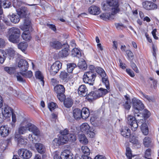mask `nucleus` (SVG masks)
<instances>
[{"instance_id": "4be33fe9", "label": "nucleus", "mask_w": 159, "mask_h": 159, "mask_svg": "<svg viewBox=\"0 0 159 159\" xmlns=\"http://www.w3.org/2000/svg\"><path fill=\"white\" fill-rule=\"evenodd\" d=\"M50 45L52 48L56 49H60L62 47V44L59 41H57L50 42Z\"/></svg>"}, {"instance_id": "0e129e2a", "label": "nucleus", "mask_w": 159, "mask_h": 159, "mask_svg": "<svg viewBox=\"0 0 159 159\" xmlns=\"http://www.w3.org/2000/svg\"><path fill=\"white\" fill-rule=\"evenodd\" d=\"M126 53L129 58L130 59L133 57V53L130 50H126Z\"/></svg>"}, {"instance_id": "e433bc0d", "label": "nucleus", "mask_w": 159, "mask_h": 159, "mask_svg": "<svg viewBox=\"0 0 159 159\" xmlns=\"http://www.w3.org/2000/svg\"><path fill=\"white\" fill-rule=\"evenodd\" d=\"M22 71L20 72V74L24 77L27 78H30L33 76V73L31 71H28L27 72Z\"/></svg>"}, {"instance_id": "58836bf2", "label": "nucleus", "mask_w": 159, "mask_h": 159, "mask_svg": "<svg viewBox=\"0 0 159 159\" xmlns=\"http://www.w3.org/2000/svg\"><path fill=\"white\" fill-rule=\"evenodd\" d=\"M27 130V125L26 126H20L18 128V133L20 134H23L26 132Z\"/></svg>"}, {"instance_id": "680f3d73", "label": "nucleus", "mask_w": 159, "mask_h": 159, "mask_svg": "<svg viewBox=\"0 0 159 159\" xmlns=\"http://www.w3.org/2000/svg\"><path fill=\"white\" fill-rule=\"evenodd\" d=\"M11 5V3L8 1H5L3 3V6L4 8L9 7Z\"/></svg>"}, {"instance_id": "8fccbe9b", "label": "nucleus", "mask_w": 159, "mask_h": 159, "mask_svg": "<svg viewBox=\"0 0 159 159\" xmlns=\"http://www.w3.org/2000/svg\"><path fill=\"white\" fill-rule=\"evenodd\" d=\"M57 97L59 100L61 102H63L65 100L66 97L64 94V93H61V94H57Z\"/></svg>"}, {"instance_id": "f704fd0d", "label": "nucleus", "mask_w": 159, "mask_h": 159, "mask_svg": "<svg viewBox=\"0 0 159 159\" xmlns=\"http://www.w3.org/2000/svg\"><path fill=\"white\" fill-rule=\"evenodd\" d=\"M76 66V65L74 63H70L67 64V71L69 73H72L73 69Z\"/></svg>"}, {"instance_id": "c85d7f7f", "label": "nucleus", "mask_w": 159, "mask_h": 159, "mask_svg": "<svg viewBox=\"0 0 159 159\" xmlns=\"http://www.w3.org/2000/svg\"><path fill=\"white\" fill-rule=\"evenodd\" d=\"M90 127L87 123H84L80 126L81 131L85 134L88 133Z\"/></svg>"}, {"instance_id": "13d9d810", "label": "nucleus", "mask_w": 159, "mask_h": 159, "mask_svg": "<svg viewBox=\"0 0 159 159\" xmlns=\"http://www.w3.org/2000/svg\"><path fill=\"white\" fill-rule=\"evenodd\" d=\"M15 51L12 48H9L7 51V54L11 57H12L15 54Z\"/></svg>"}, {"instance_id": "a878e982", "label": "nucleus", "mask_w": 159, "mask_h": 159, "mask_svg": "<svg viewBox=\"0 0 159 159\" xmlns=\"http://www.w3.org/2000/svg\"><path fill=\"white\" fill-rule=\"evenodd\" d=\"M35 76L36 79L40 81L41 84L43 86L44 85L43 76L41 72L39 71H36L35 73Z\"/></svg>"}, {"instance_id": "3c124183", "label": "nucleus", "mask_w": 159, "mask_h": 159, "mask_svg": "<svg viewBox=\"0 0 159 159\" xmlns=\"http://www.w3.org/2000/svg\"><path fill=\"white\" fill-rule=\"evenodd\" d=\"M5 70L10 74H11L14 72L15 69L13 67H6L4 68Z\"/></svg>"}, {"instance_id": "79ce46f5", "label": "nucleus", "mask_w": 159, "mask_h": 159, "mask_svg": "<svg viewBox=\"0 0 159 159\" xmlns=\"http://www.w3.org/2000/svg\"><path fill=\"white\" fill-rule=\"evenodd\" d=\"M48 107L49 109H55L58 108L57 104L53 102H50L48 104Z\"/></svg>"}, {"instance_id": "864d4df0", "label": "nucleus", "mask_w": 159, "mask_h": 159, "mask_svg": "<svg viewBox=\"0 0 159 159\" xmlns=\"http://www.w3.org/2000/svg\"><path fill=\"white\" fill-rule=\"evenodd\" d=\"M143 97L149 102H153L155 100L153 97L149 96L148 95L143 94Z\"/></svg>"}, {"instance_id": "72a5a7b5", "label": "nucleus", "mask_w": 159, "mask_h": 159, "mask_svg": "<svg viewBox=\"0 0 159 159\" xmlns=\"http://www.w3.org/2000/svg\"><path fill=\"white\" fill-rule=\"evenodd\" d=\"M71 55L73 57H77L78 58L81 56L80 51L77 48H74L72 50Z\"/></svg>"}, {"instance_id": "9b49d317", "label": "nucleus", "mask_w": 159, "mask_h": 159, "mask_svg": "<svg viewBox=\"0 0 159 159\" xmlns=\"http://www.w3.org/2000/svg\"><path fill=\"white\" fill-rule=\"evenodd\" d=\"M142 5L143 8L147 10L153 9L157 8L156 4L151 2L145 1L143 2Z\"/></svg>"}, {"instance_id": "603ef678", "label": "nucleus", "mask_w": 159, "mask_h": 159, "mask_svg": "<svg viewBox=\"0 0 159 159\" xmlns=\"http://www.w3.org/2000/svg\"><path fill=\"white\" fill-rule=\"evenodd\" d=\"M68 141L71 142H75L76 140V137L75 135L73 134H70L69 135Z\"/></svg>"}, {"instance_id": "ddd939ff", "label": "nucleus", "mask_w": 159, "mask_h": 159, "mask_svg": "<svg viewBox=\"0 0 159 159\" xmlns=\"http://www.w3.org/2000/svg\"><path fill=\"white\" fill-rule=\"evenodd\" d=\"M18 66L20 68L21 71H25L28 69V64L26 60L21 59L18 63Z\"/></svg>"}, {"instance_id": "cd10ccee", "label": "nucleus", "mask_w": 159, "mask_h": 159, "mask_svg": "<svg viewBox=\"0 0 159 159\" xmlns=\"http://www.w3.org/2000/svg\"><path fill=\"white\" fill-rule=\"evenodd\" d=\"M69 49L68 48H65L60 51L58 55L59 58H63L67 56L69 54Z\"/></svg>"}, {"instance_id": "c756f323", "label": "nucleus", "mask_w": 159, "mask_h": 159, "mask_svg": "<svg viewBox=\"0 0 159 159\" xmlns=\"http://www.w3.org/2000/svg\"><path fill=\"white\" fill-rule=\"evenodd\" d=\"M79 67L82 70H85L87 68V65L85 61L83 59H80L78 64Z\"/></svg>"}, {"instance_id": "bb28decb", "label": "nucleus", "mask_w": 159, "mask_h": 159, "mask_svg": "<svg viewBox=\"0 0 159 159\" xmlns=\"http://www.w3.org/2000/svg\"><path fill=\"white\" fill-rule=\"evenodd\" d=\"M121 134L123 137L128 138L130 135V130L128 128L126 127L122 129Z\"/></svg>"}, {"instance_id": "c9c22d12", "label": "nucleus", "mask_w": 159, "mask_h": 159, "mask_svg": "<svg viewBox=\"0 0 159 159\" xmlns=\"http://www.w3.org/2000/svg\"><path fill=\"white\" fill-rule=\"evenodd\" d=\"M6 53L3 50L0 49V63H3L5 60Z\"/></svg>"}, {"instance_id": "a211bd4d", "label": "nucleus", "mask_w": 159, "mask_h": 159, "mask_svg": "<svg viewBox=\"0 0 159 159\" xmlns=\"http://www.w3.org/2000/svg\"><path fill=\"white\" fill-rule=\"evenodd\" d=\"M9 128L5 125H2L0 127V135L3 137L7 136L10 133Z\"/></svg>"}, {"instance_id": "9d476101", "label": "nucleus", "mask_w": 159, "mask_h": 159, "mask_svg": "<svg viewBox=\"0 0 159 159\" xmlns=\"http://www.w3.org/2000/svg\"><path fill=\"white\" fill-rule=\"evenodd\" d=\"M132 102L135 109H143L144 108V104L136 98H133Z\"/></svg>"}, {"instance_id": "b1692460", "label": "nucleus", "mask_w": 159, "mask_h": 159, "mask_svg": "<svg viewBox=\"0 0 159 159\" xmlns=\"http://www.w3.org/2000/svg\"><path fill=\"white\" fill-rule=\"evenodd\" d=\"M83 110H73V116L75 120H79L82 118Z\"/></svg>"}, {"instance_id": "423d86ee", "label": "nucleus", "mask_w": 159, "mask_h": 159, "mask_svg": "<svg viewBox=\"0 0 159 159\" xmlns=\"http://www.w3.org/2000/svg\"><path fill=\"white\" fill-rule=\"evenodd\" d=\"M68 141L67 136L60 135L58 138L55 139L53 143L56 146H59L66 143Z\"/></svg>"}, {"instance_id": "5701e85b", "label": "nucleus", "mask_w": 159, "mask_h": 159, "mask_svg": "<svg viewBox=\"0 0 159 159\" xmlns=\"http://www.w3.org/2000/svg\"><path fill=\"white\" fill-rule=\"evenodd\" d=\"M35 148L38 152L42 154L45 152V148L44 146L40 143H35Z\"/></svg>"}, {"instance_id": "a19ab883", "label": "nucleus", "mask_w": 159, "mask_h": 159, "mask_svg": "<svg viewBox=\"0 0 159 159\" xmlns=\"http://www.w3.org/2000/svg\"><path fill=\"white\" fill-rule=\"evenodd\" d=\"M27 139L23 138L22 137V136H21V137L18 138V139L17 140L18 144V145L20 146V145H26L27 143Z\"/></svg>"}, {"instance_id": "2f4dec72", "label": "nucleus", "mask_w": 159, "mask_h": 159, "mask_svg": "<svg viewBox=\"0 0 159 159\" xmlns=\"http://www.w3.org/2000/svg\"><path fill=\"white\" fill-rule=\"evenodd\" d=\"M79 139L80 143L84 144H86L88 143V139L83 134H80L79 135Z\"/></svg>"}, {"instance_id": "37998d69", "label": "nucleus", "mask_w": 159, "mask_h": 159, "mask_svg": "<svg viewBox=\"0 0 159 159\" xmlns=\"http://www.w3.org/2000/svg\"><path fill=\"white\" fill-rule=\"evenodd\" d=\"M18 48L22 51H24L27 47V45L25 42H21L19 43L18 45Z\"/></svg>"}, {"instance_id": "f8f14e48", "label": "nucleus", "mask_w": 159, "mask_h": 159, "mask_svg": "<svg viewBox=\"0 0 159 159\" xmlns=\"http://www.w3.org/2000/svg\"><path fill=\"white\" fill-rule=\"evenodd\" d=\"M30 20L29 18H26L24 19V23L20 25V29L23 30H29L31 26Z\"/></svg>"}, {"instance_id": "1a4fd4ad", "label": "nucleus", "mask_w": 159, "mask_h": 159, "mask_svg": "<svg viewBox=\"0 0 159 159\" xmlns=\"http://www.w3.org/2000/svg\"><path fill=\"white\" fill-rule=\"evenodd\" d=\"M61 67V64L57 61L54 63L51 67L50 72L51 74L54 75L57 74Z\"/></svg>"}, {"instance_id": "f03ea898", "label": "nucleus", "mask_w": 159, "mask_h": 159, "mask_svg": "<svg viewBox=\"0 0 159 159\" xmlns=\"http://www.w3.org/2000/svg\"><path fill=\"white\" fill-rule=\"evenodd\" d=\"M28 130L31 132L32 134H30L29 136V139L34 143L38 141L39 137L40 134V132L38 128L35 125L29 123L27 124Z\"/></svg>"}, {"instance_id": "7c9ffc66", "label": "nucleus", "mask_w": 159, "mask_h": 159, "mask_svg": "<svg viewBox=\"0 0 159 159\" xmlns=\"http://www.w3.org/2000/svg\"><path fill=\"white\" fill-rule=\"evenodd\" d=\"M24 31V32L21 35L22 39L25 41L30 40L31 39V37L29 30Z\"/></svg>"}, {"instance_id": "f3484780", "label": "nucleus", "mask_w": 159, "mask_h": 159, "mask_svg": "<svg viewBox=\"0 0 159 159\" xmlns=\"http://www.w3.org/2000/svg\"><path fill=\"white\" fill-rule=\"evenodd\" d=\"M88 89L86 86L84 85H82L79 88L78 93L79 95L81 97H85L87 94Z\"/></svg>"}, {"instance_id": "de8ad7c7", "label": "nucleus", "mask_w": 159, "mask_h": 159, "mask_svg": "<svg viewBox=\"0 0 159 159\" xmlns=\"http://www.w3.org/2000/svg\"><path fill=\"white\" fill-rule=\"evenodd\" d=\"M96 94H95V92H92L89 93L87 96V98L91 100H93L96 99L98 98H95V96H96Z\"/></svg>"}, {"instance_id": "4c0bfd02", "label": "nucleus", "mask_w": 159, "mask_h": 159, "mask_svg": "<svg viewBox=\"0 0 159 159\" xmlns=\"http://www.w3.org/2000/svg\"><path fill=\"white\" fill-rule=\"evenodd\" d=\"M9 110H2V115H3V117L6 118L10 117L11 115V112L13 110H10L11 112L9 111Z\"/></svg>"}, {"instance_id": "774afa93", "label": "nucleus", "mask_w": 159, "mask_h": 159, "mask_svg": "<svg viewBox=\"0 0 159 159\" xmlns=\"http://www.w3.org/2000/svg\"><path fill=\"white\" fill-rule=\"evenodd\" d=\"M143 133L145 135H147L148 134V127L146 128L143 129H141Z\"/></svg>"}, {"instance_id": "338daca9", "label": "nucleus", "mask_w": 159, "mask_h": 159, "mask_svg": "<svg viewBox=\"0 0 159 159\" xmlns=\"http://www.w3.org/2000/svg\"><path fill=\"white\" fill-rule=\"evenodd\" d=\"M11 115L12 122L14 123L16 122V115L12 111L11 112Z\"/></svg>"}, {"instance_id": "5fc2aeb1", "label": "nucleus", "mask_w": 159, "mask_h": 159, "mask_svg": "<svg viewBox=\"0 0 159 159\" xmlns=\"http://www.w3.org/2000/svg\"><path fill=\"white\" fill-rule=\"evenodd\" d=\"M129 141L134 144H137L138 143V140L135 138L134 136L130 137Z\"/></svg>"}, {"instance_id": "e2e57ef3", "label": "nucleus", "mask_w": 159, "mask_h": 159, "mask_svg": "<svg viewBox=\"0 0 159 159\" xmlns=\"http://www.w3.org/2000/svg\"><path fill=\"white\" fill-rule=\"evenodd\" d=\"M131 66L133 69L137 73H139V70L135 64L134 63L131 64Z\"/></svg>"}, {"instance_id": "bf43d9fd", "label": "nucleus", "mask_w": 159, "mask_h": 159, "mask_svg": "<svg viewBox=\"0 0 159 159\" xmlns=\"http://www.w3.org/2000/svg\"><path fill=\"white\" fill-rule=\"evenodd\" d=\"M61 135L67 136L69 134V131L66 129H64L63 130L60 131Z\"/></svg>"}, {"instance_id": "39448f33", "label": "nucleus", "mask_w": 159, "mask_h": 159, "mask_svg": "<svg viewBox=\"0 0 159 159\" xmlns=\"http://www.w3.org/2000/svg\"><path fill=\"white\" fill-rule=\"evenodd\" d=\"M96 70L97 72L101 77L102 83L105 85L106 88L109 89V84L104 70L102 68L98 67L96 69Z\"/></svg>"}, {"instance_id": "412c9836", "label": "nucleus", "mask_w": 159, "mask_h": 159, "mask_svg": "<svg viewBox=\"0 0 159 159\" xmlns=\"http://www.w3.org/2000/svg\"><path fill=\"white\" fill-rule=\"evenodd\" d=\"M54 90L57 94H61L65 93V88L63 85L61 84H58L54 87Z\"/></svg>"}, {"instance_id": "4468645a", "label": "nucleus", "mask_w": 159, "mask_h": 159, "mask_svg": "<svg viewBox=\"0 0 159 159\" xmlns=\"http://www.w3.org/2000/svg\"><path fill=\"white\" fill-rule=\"evenodd\" d=\"M137 111H139V114H138L139 112H136L134 114L135 116H141L144 117V119H146L148 118L150 116L151 113L148 110H143V113L140 112L139 111H142L143 110H136Z\"/></svg>"}, {"instance_id": "49530a36", "label": "nucleus", "mask_w": 159, "mask_h": 159, "mask_svg": "<svg viewBox=\"0 0 159 159\" xmlns=\"http://www.w3.org/2000/svg\"><path fill=\"white\" fill-rule=\"evenodd\" d=\"M21 4L22 2L18 0H13V6L16 8V10L20 8Z\"/></svg>"}, {"instance_id": "052dcab7", "label": "nucleus", "mask_w": 159, "mask_h": 159, "mask_svg": "<svg viewBox=\"0 0 159 159\" xmlns=\"http://www.w3.org/2000/svg\"><path fill=\"white\" fill-rule=\"evenodd\" d=\"M47 26L49 27V28L51 29L52 30H53V31H56V28L55 26L53 24H47Z\"/></svg>"}, {"instance_id": "a18cd8bd", "label": "nucleus", "mask_w": 159, "mask_h": 159, "mask_svg": "<svg viewBox=\"0 0 159 159\" xmlns=\"http://www.w3.org/2000/svg\"><path fill=\"white\" fill-rule=\"evenodd\" d=\"M64 104L66 108H69L72 106L73 103L70 99H68L65 100Z\"/></svg>"}, {"instance_id": "c03bdc74", "label": "nucleus", "mask_w": 159, "mask_h": 159, "mask_svg": "<svg viewBox=\"0 0 159 159\" xmlns=\"http://www.w3.org/2000/svg\"><path fill=\"white\" fill-rule=\"evenodd\" d=\"M81 150L85 155H89L90 154V150L87 146H82L81 147Z\"/></svg>"}, {"instance_id": "6ab92c4d", "label": "nucleus", "mask_w": 159, "mask_h": 159, "mask_svg": "<svg viewBox=\"0 0 159 159\" xmlns=\"http://www.w3.org/2000/svg\"><path fill=\"white\" fill-rule=\"evenodd\" d=\"M16 11L17 12V14L19 16H26L27 15L29 14L26 8L25 7H20V8L16 9Z\"/></svg>"}, {"instance_id": "ea45409f", "label": "nucleus", "mask_w": 159, "mask_h": 159, "mask_svg": "<svg viewBox=\"0 0 159 159\" xmlns=\"http://www.w3.org/2000/svg\"><path fill=\"white\" fill-rule=\"evenodd\" d=\"M151 139L148 137H145L143 140V143L145 147H148L150 145L151 143Z\"/></svg>"}, {"instance_id": "f257e3e1", "label": "nucleus", "mask_w": 159, "mask_h": 159, "mask_svg": "<svg viewBox=\"0 0 159 159\" xmlns=\"http://www.w3.org/2000/svg\"><path fill=\"white\" fill-rule=\"evenodd\" d=\"M119 0H106L102 3L103 10L107 12L101 15L100 17L104 20L112 19L120 11Z\"/></svg>"}, {"instance_id": "69168bd1", "label": "nucleus", "mask_w": 159, "mask_h": 159, "mask_svg": "<svg viewBox=\"0 0 159 159\" xmlns=\"http://www.w3.org/2000/svg\"><path fill=\"white\" fill-rule=\"evenodd\" d=\"M126 71L127 73L131 77H134V74L133 72L130 69H127L126 70Z\"/></svg>"}, {"instance_id": "09e8293b", "label": "nucleus", "mask_w": 159, "mask_h": 159, "mask_svg": "<svg viewBox=\"0 0 159 159\" xmlns=\"http://www.w3.org/2000/svg\"><path fill=\"white\" fill-rule=\"evenodd\" d=\"M82 113V118L83 119H86L89 116L90 114V110H84Z\"/></svg>"}, {"instance_id": "4d7b16f0", "label": "nucleus", "mask_w": 159, "mask_h": 159, "mask_svg": "<svg viewBox=\"0 0 159 159\" xmlns=\"http://www.w3.org/2000/svg\"><path fill=\"white\" fill-rule=\"evenodd\" d=\"M151 150L150 148L147 149L145 153V157L147 158L148 157H149L151 156Z\"/></svg>"}, {"instance_id": "2eb2a0df", "label": "nucleus", "mask_w": 159, "mask_h": 159, "mask_svg": "<svg viewBox=\"0 0 159 159\" xmlns=\"http://www.w3.org/2000/svg\"><path fill=\"white\" fill-rule=\"evenodd\" d=\"M106 89L103 88H101L95 91V94L97 95L95 96V98H99L105 95L108 92V90L109 89H107V88Z\"/></svg>"}, {"instance_id": "393cba45", "label": "nucleus", "mask_w": 159, "mask_h": 159, "mask_svg": "<svg viewBox=\"0 0 159 159\" xmlns=\"http://www.w3.org/2000/svg\"><path fill=\"white\" fill-rule=\"evenodd\" d=\"M11 21L14 23H18L20 20V16L17 14H12L9 17Z\"/></svg>"}, {"instance_id": "6e6552de", "label": "nucleus", "mask_w": 159, "mask_h": 159, "mask_svg": "<svg viewBox=\"0 0 159 159\" xmlns=\"http://www.w3.org/2000/svg\"><path fill=\"white\" fill-rule=\"evenodd\" d=\"M19 156L23 159H28L32 155L31 152L29 150L24 148L20 149L18 151Z\"/></svg>"}, {"instance_id": "20e7f679", "label": "nucleus", "mask_w": 159, "mask_h": 159, "mask_svg": "<svg viewBox=\"0 0 159 159\" xmlns=\"http://www.w3.org/2000/svg\"><path fill=\"white\" fill-rule=\"evenodd\" d=\"M96 77L95 74L92 71H89L84 73L83 80L84 82L86 84L93 85L94 83Z\"/></svg>"}, {"instance_id": "aec40b11", "label": "nucleus", "mask_w": 159, "mask_h": 159, "mask_svg": "<svg viewBox=\"0 0 159 159\" xmlns=\"http://www.w3.org/2000/svg\"><path fill=\"white\" fill-rule=\"evenodd\" d=\"M89 11L90 14L93 15H98L101 12L99 8L94 5H93L89 7Z\"/></svg>"}, {"instance_id": "6e6d98bb", "label": "nucleus", "mask_w": 159, "mask_h": 159, "mask_svg": "<svg viewBox=\"0 0 159 159\" xmlns=\"http://www.w3.org/2000/svg\"><path fill=\"white\" fill-rule=\"evenodd\" d=\"M95 118L94 117H92L90 119V122L92 125L94 126H98V124L96 122Z\"/></svg>"}, {"instance_id": "473e14b6", "label": "nucleus", "mask_w": 159, "mask_h": 159, "mask_svg": "<svg viewBox=\"0 0 159 159\" xmlns=\"http://www.w3.org/2000/svg\"><path fill=\"white\" fill-rule=\"evenodd\" d=\"M60 77L64 82H67L69 79L68 73L65 71H62L61 72L60 75Z\"/></svg>"}, {"instance_id": "0eeeda50", "label": "nucleus", "mask_w": 159, "mask_h": 159, "mask_svg": "<svg viewBox=\"0 0 159 159\" xmlns=\"http://www.w3.org/2000/svg\"><path fill=\"white\" fill-rule=\"evenodd\" d=\"M128 123L131 126V130L133 131H135L138 127V123L135 117L133 116L129 115L127 118Z\"/></svg>"}, {"instance_id": "dca6fc26", "label": "nucleus", "mask_w": 159, "mask_h": 159, "mask_svg": "<svg viewBox=\"0 0 159 159\" xmlns=\"http://www.w3.org/2000/svg\"><path fill=\"white\" fill-rule=\"evenodd\" d=\"M73 155L68 150H65L61 152L60 156L62 159H73Z\"/></svg>"}, {"instance_id": "7ed1b4c3", "label": "nucleus", "mask_w": 159, "mask_h": 159, "mask_svg": "<svg viewBox=\"0 0 159 159\" xmlns=\"http://www.w3.org/2000/svg\"><path fill=\"white\" fill-rule=\"evenodd\" d=\"M20 30L16 27H12L9 30L8 36L9 40L13 43H17L20 41Z\"/></svg>"}]
</instances>
